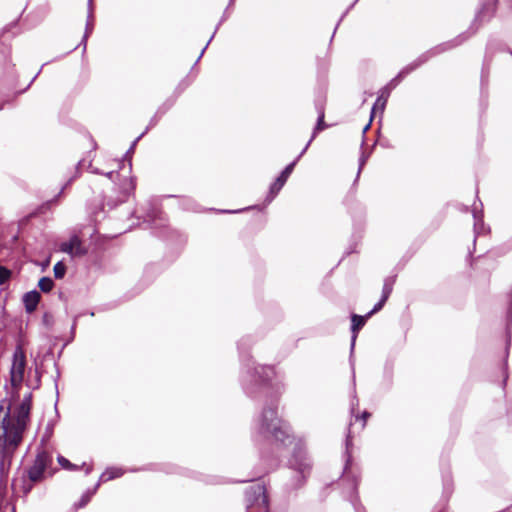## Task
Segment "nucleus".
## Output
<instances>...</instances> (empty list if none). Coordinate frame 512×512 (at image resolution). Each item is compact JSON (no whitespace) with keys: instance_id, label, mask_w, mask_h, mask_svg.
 <instances>
[{"instance_id":"nucleus-1","label":"nucleus","mask_w":512,"mask_h":512,"mask_svg":"<svg viewBox=\"0 0 512 512\" xmlns=\"http://www.w3.org/2000/svg\"><path fill=\"white\" fill-rule=\"evenodd\" d=\"M31 408V394H27L22 402L12 411L10 418L3 420V429L6 438L17 443L25 429Z\"/></svg>"},{"instance_id":"nucleus-2","label":"nucleus","mask_w":512,"mask_h":512,"mask_svg":"<svg viewBox=\"0 0 512 512\" xmlns=\"http://www.w3.org/2000/svg\"><path fill=\"white\" fill-rule=\"evenodd\" d=\"M26 368V357L22 348L17 347L12 358L10 368V381L13 387L18 388L23 380Z\"/></svg>"},{"instance_id":"nucleus-3","label":"nucleus","mask_w":512,"mask_h":512,"mask_svg":"<svg viewBox=\"0 0 512 512\" xmlns=\"http://www.w3.org/2000/svg\"><path fill=\"white\" fill-rule=\"evenodd\" d=\"M51 463V457L45 451L38 453L33 466L29 470V478L32 481L41 479L44 470Z\"/></svg>"},{"instance_id":"nucleus-4","label":"nucleus","mask_w":512,"mask_h":512,"mask_svg":"<svg viewBox=\"0 0 512 512\" xmlns=\"http://www.w3.org/2000/svg\"><path fill=\"white\" fill-rule=\"evenodd\" d=\"M60 250L72 257H80L87 253L78 236H72L68 241L61 243Z\"/></svg>"},{"instance_id":"nucleus-5","label":"nucleus","mask_w":512,"mask_h":512,"mask_svg":"<svg viewBox=\"0 0 512 512\" xmlns=\"http://www.w3.org/2000/svg\"><path fill=\"white\" fill-rule=\"evenodd\" d=\"M264 421L266 429L272 432L276 438H280L278 432L280 431V421L275 416L274 411L270 410L264 414Z\"/></svg>"},{"instance_id":"nucleus-6","label":"nucleus","mask_w":512,"mask_h":512,"mask_svg":"<svg viewBox=\"0 0 512 512\" xmlns=\"http://www.w3.org/2000/svg\"><path fill=\"white\" fill-rule=\"evenodd\" d=\"M40 300V294L37 291H30L23 297V302L27 312H33Z\"/></svg>"},{"instance_id":"nucleus-7","label":"nucleus","mask_w":512,"mask_h":512,"mask_svg":"<svg viewBox=\"0 0 512 512\" xmlns=\"http://www.w3.org/2000/svg\"><path fill=\"white\" fill-rule=\"evenodd\" d=\"M392 291V284H389V283H385L384 284V287H383V295H382V299L380 300V302L378 304L375 305V307L373 308V310L369 313V315L379 311L384 303L386 302V300L388 299L390 293Z\"/></svg>"},{"instance_id":"nucleus-8","label":"nucleus","mask_w":512,"mask_h":512,"mask_svg":"<svg viewBox=\"0 0 512 512\" xmlns=\"http://www.w3.org/2000/svg\"><path fill=\"white\" fill-rule=\"evenodd\" d=\"M293 167H294V163L288 165L285 170L281 173V175L277 178L276 180V184H279L278 185V189H281L282 186L284 185V183L286 182L287 178L289 177V175L291 174L292 170H293Z\"/></svg>"},{"instance_id":"nucleus-9","label":"nucleus","mask_w":512,"mask_h":512,"mask_svg":"<svg viewBox=\"0 0 512 512\" xmlns=\"http://www.w3.org/2000/svg\"><path fill=\"white\" fill-rule=\"evenodd\" d=\"M39 288L44 292H49L53 287V281L48 277H43L39 280Z\"/></svg>"},{"instance_id":"nucleus-10","label":"nucleus","mask_w":512,"mask_h":512,"mask_svg":"<svg viewBox=\"0 0 512 512\" xmlns=\"http://www.w3.org/2000/svg\"><path fill=\"white\" fill-rule=\"evenodd\" d=\"M365 324V318L362 316L354 315L352 317V330L355 333Z\"/></svg>"},{"instance_id":"nucleus-11","label":"nucleus","mask_w":512,"mask_h":512,"mask_svg":"<svg viewBox=\"0 0 512 512\" xmlns=\"http://www.w3.org/2000/svg\"><path fill=\"white\" fill-rule=\"evenodd\" d=\"M66 272V267L62 262H58L54 266V275L56 278L64 277Z\"/></svg>"},{"instance_id":"nucleus-12","label":"nucleus","mask_w":512,"mask_h":512,"mask_svg":"<svg viewBox=\"0 0 512 512\" xmlns=\"http://www.w3.org/2000/svg\"><path fill=\"white\" fill-rule=\"evenodd\" d=\"M120 475H121V473L118 470H116V469L108 470V471H106V472H104L102 474L101 480L102 481H108V480H111V479H113L115 477H118Z\"/></svg>"},{"instance_id":"nucleus-13","label":"nucleus","mask_w":512,"mask_h":512,"mask_svg":"<svg viewBox=\"0 0 512 512\" xmlns=\"http://www.w3.org/2000/svg\"><path fill=\"white\" fill-rule=\"evenodd\" d=\"M11 272L5 267H0V284H4L10 278Z\"/></svg>"},{"instance_id":"nucleus-14","label":"nucleus","mask_w":512,"mask_h":512,"mask_svg":"<svg viewBox=\"0 0 512 512\" xmlns=\"http://www.w3.org/2000/svg\"><path fill=\"white\" fill-rule=\"evenodd\" d=\"M58 462H59V464H60L63 468H65V469H69V470H71V469H74V468H75V466H74L72 463H70V461H69V460H67L66 458H64V457H62V456H59V457H58Z\"/></svg>"},{"instance_id":"nucleus-15","label":"nucleus","mask_w":512,"mask_h":512,"mask_svg":"<svg viewBox=\"0 0 512 512\" xmlns=\"http://www.w3.org/2000/svg\"><path fill=\"white\" fill-rule=\"evenodd\" d=\"M385 104H386V99H385V98H383L382 96H381V97H379V98L377 99V101H376V103H375L374 107H373V112H374V111H376L377 109H379V110H381V111H382V110L384 109Z\"/></svg>"},{"instance_id":"nucleus-16","label":"nucleus","mask_w":512,"mask_h":512,"mask_svg":"<svg viewBox=\"0 0 512 512\" xmlns=\"http://www.w3.org/2000/svg\"><path fill=\"white\" fill-rule=\"evenodd\" d=\"M323 119H324V114L323 112L320 113L319 115V119H318V124H317V127H316V130H321L323 129Z\"/></svg>"},{"instance_id":"nucleus-17","label":"nucleus","mask_w":512,"mask_h":512,"mask_svg":"<svg viewBox=\"0 0 512 512\" xmlns=\"http://www.w3.org/2000/svg\"><path fill=\"white\" fill-rule=\"evenodd\" d=\"M278 185L279 184H276V181L274 182V184L271 186V191L273 193H277L280 189H278Z\"/></svg>"},{"instance_id":"nucleus-18","label":"nucleus","mask_w":512,"mask_h":512,"mask_svg":"<svg viewBox=\"0 0 512 512\" xmlns=\"http://www.w3.org/2000/svg\"><path fill=\"white\" fill-rule=\"evenodd\" d=\"M88 501H89V497H88V496H85V497L82 499L81 506L85 505Z\"/></svg>"}]
</instances>
